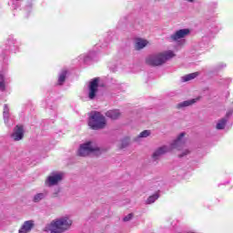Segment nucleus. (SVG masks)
Returning <instances> with one entry per match:
<instances>
[{"mask_svg": "<svg viewBox=\"0 0 233 233\" xmlns=\"http://www.w3.org/2000/svg\"><path fill=\"white\" fill-rule=\"evenodd\" d=\"M190 34V30L188 29H180L177 31L175 34L171 35L170 39L171 41H179V39H183L187 37Z\"/></svg>", "mask_w": 233, "mask_h": 233, "instance_id": "9", "label": "nucleus"}, {"mask_svg": "<svg viewBox=\"0 0 233 233\" xmlns=\"http://www.w3.org/2000/svg\"><path fill=\"white\" fill-rule=\"evenodd\" d=\"M146 62L151 66H159L164 64L161 53L157 55H150L147 57Z\"/></svg>", "mask_w": 233, "mask_h": 233, "instance_id": "6", "label": "nucleus"}, {"mask_svg": "<svg viewBox=\"0 0 233 233\" xmlns=\"http://www.w3.org/2000/svg\"><path fill=\"white\" fill-rule=\"evenodd\" d=\"M133 215L132 214H128L127 217L124 218V221H130V219H132Z\"/></svg>", "mask_w": 233, "mask_h": 233, "instance_id": "23", "label": "nucleus"}, {"mask_svg": "<svg viewBox=\"0 0 233 233\" xmlns=\"http://www.w3.org/2000/svg\"><path fill=\"white\" fill-rule=\"evenodd\" d=\"M97 152H99V147L94 142H86L80 145L77 155L81 157H86V156L97 154Z\"/></svg>", "mask_w": 233, "mask_h": 233, "instance_id": "4", "label": "nucleus"}, {"mask_svg": "<svg viewBox=\"0 0 233 233\" xmlns=\"http://www.w3.org/2000/svg\"><path fill=\"white\" fill-rule=\"evenodd\" d=\"M187 1V3H194V0H185Z\"/></svg>", "mask_w": 233, "mask_h": 233, "instance_id": "25", "label": "nucleus"}, {"mask_svg": "<svg viewBox=\"0 0 233 233\" xmlns=\"http://www.w3.org/2000/svg\"><path fill=\"white\" fill-rule=\"evenodd\" d=\"M32 228H34V220H27L24 222L18 233H28L32 231Z\"/></svg>", "mask_w": 233, "mask_h": 233, "instance_id": "10", "label": "nucleus"}, {"mask_svg": "<svg viewBox=\"0 0 233 233\" xmlns=\"http://www.w3.org/2000/svg\"><path fill=\"white\" fill-rule=\"evenodd\" d=\"M147 45H148V42L147 40L138 38L136 41L135 46H136L137 50H141V49L145 48V46H147Z\"/></svg>", "mask_w": 233, "mask_h": 233, "instance_id": "15", "label": "nucleus"}, {"mask_svg": "<svg viewBox=\"0 0 233 233\" xmlns=\"http://www.w3.org/2000/svg\"><path fill=\"white\" fill-rule=\"evenodd\" d=\"M99 86V78H95L89 83V99H94L96 97V94H97V88Z\"/></svg>", "mask_w": 233, "mask_h": 233, "instance_id": "7", "label": "nucleus"}, {"mask_svg": "<svg viewBox=\"0 0 233 233\" xmlns=\"http://www.w3.org/2000/svg\"><path fill=\"white\" fill-rule=\"evenodd\" d=\"M11 137L14 141H21V139L25 137V129L23 128V126H16L11 134Z\"/></svg>", "mask_w": 233, "mask_h": 233, "instance_id": "8", "label": "nucleus"}, {"mask_svg": "<svg viewBox=\"0 0 233 233\" xmlns=\"http://www.w3.org/2000/svg\"><path fill=\"white\" fill-rule=\"evenodd\" d=\"M46 196H48V193L46 191H45L43 193H36L33 197V202L39 203V202L43 201V199H45L46 198Z\"/></svg>", "mask_w": 233, "mask_h": 233, "instance_id": "12", "label": "nucleus"}, {"mask_svg": "<svg viewBox=\"0 0 233 233\" xmlns=\"http://www.w3.org/2000/svg\"><path fill=\"white\" fill-rule=\"evenodd\" d=\"M194 103H198V98H193L191 100H186L184 102H181L177 104V108H185V106H190L191 105H194Z\"/></svg>", "mask_w": 233, "mask_h": 233, "instance_id": "14", "label": "nucleus"}, {"mask_svg": "<svg viewBox=\"0 0 233 233\" xmlns=\"http://www.w3.org/2000/svg\"><path fill=\"white\" fill-rule=\"evenodd\" d=\"M74 221L70 216L66 215L60 218H57L50 222L46 228V232L50 233H63L66 230H70Z\"/></svg>", "mask_w": 233, "mask_h": 233, "instance_id": "2", "label": "nucleus"}, {"mask_svg": "<svg viewBox=\"0 0 233 233\" xmlns=\"http://www.w3.org/2000/svg\"><path fill=\"white\" fill-rule=\"evenodd\" d=\"M198 76H199L198 72L191 73V74H188V75H186V76H182L181 80L184 83H187V81H192V79H196V77H198Z\"/></svg>", "mask_w": 233, "mask_h": 233, "instance_id": "16", "label": "nucleus"}, {"mask_svg": "<svg viewBox=\"0 0 233 233\" xmlns=\"http://www.w3.org/2000/svg\"><path fill=\"white\" fill-rule=\"evenodd\" d=\"M158 198H159V196H157V195L150 196V197L147 198V205H150V204H152V203H155V201H156L157 199H158Z\"/></svg>", "mask_w": 233, "mask_h": 233, "instance_id": "21", "label": "nucleus"}, {"mask_svg": "<svg viewBox=\"0 0 233 233\" xmlns=\"http://www.w3.org/2000/svg\"><path fill=\"white\" fill-rule=\"evenodd\" d=\"M5 88H6V85L5 84V76L0 74V90L4 92Z\"/></svg>", "mask_w": 233, "mask_h": 233, "instance_id": "20", "label": "nucleus"}, {"mask_svg": "<svg viewBox=\"0 0 233 233\" xmlns=\"http://www.w3.org/2000/svg\"><path fill=\"white\" fill-rule=\"evenodd\" d=\"M184 137L185 133H181L171 145V147L163 146L155 150L152 155L154 161H157V159H159L161 156L167 154V152H170L172 148H177V150H179L180 153L178 154V157H185V156H188V154H190V151L188 148H187V145H185Z\"/></svg>", "mask_w": 233, "mask_h": 233, "instance_id": "1", "label": "nucleus"}, {"mask_svg": "<svg viewBox=\"0 0 233 233\" xmlns=\"http://www.w3.org/2000/svg\"><path fill=\"white\" fill-rule=\"evenodd\" d=\"M65 178V174L59 171L52 172L46 179V187H56V185H59Z\"/></svg>", "mask_w": 233, "mask_h": 233, "instance_id": "5", "label": "nucleus"}, {"mask_svg": "<svg viewBox=\"0 0 233 233\" xmlns=\"http://www.w3.org/2000/svg\"><path fill=\"white\" fill-rule=\"evenodd\" d=\"M227 125V118H222L218 124L217 128L218 130H223L225 128V126Z\"/></svg>", "mask_w": 233, "mask_h": 233, "instance_id": "19", "label": "nucleus"}, {"mask_svg": "<svg viewBox=\"0 0 233 233\" xmlns=\"http://www.w3.org/2000/svg\"><path fill=\"white\" fill-rule=\"evenodd\" d=\"M66 70H62L59 77H58V85H63V83H65V80L66 79Z\"/></svg>", "mask_w": 233, "mask_h": 233, "instance_id": "18", "label": "nucleus"}, {"mask_svg": "<svg viewBox=\"0 0 233 233\" xmlns=\"http://www.w3.org/2000/svg\"><path fill=\"white\" fill-rule=\"evenodd\" d=\"M80 59H83V61L85 63H86V61H88V57L85 56H80Z\"/></svg>", "mask_w": 233, "mask_h": 233, "instance_id": "24", "label": "nucleus"}, {"mask_svg": "<svg viewBox=\"0 0 233 233\" xmlns=\"http://www.w3.org/2000/svg\"><path fill=\"white\" fill-rule=\"evenodd\" d=\"M106 117L110 119H119L121 117V112L117 109L109 110L106 113Z\"/></svg>", "mask_w": 233, "mask_h": 233, "instance_id": "11", "label": "nucleus"}, {"mask_svg": "<svg viewBox=\"0 0 233 233\" xmlns=\"http://www.w3.org/2000/svg\"><path fill=\"white\" fill-rule=\"evenodd\" d=\"M9 111H10V109L8 108V106L5 105L4 106V112H3L5 123H7L8 122V117H10Z\"/></svg>", "mask_w": 233, "mask_h": 233, "instance_id": "17", "label": "nucleus"}, {"mask_svg": "<svg viewBox=\"0 0 233 233\" xmlns=\"http://www.w3.org/2000/svg\"><path fill=\"white\" fill-rule=\"evenodd\" d=\"M150 134H151L150 130H144L138 135V137H148Z\"/></svg>", "mask_w": 233, "mask_h": 233, "instance_id": "22", "label": "nucleus"}, {"mask_svg": "<svg viewBox=\"0 0 233 233\" xmlns=\"http://www.w3.org/2000/svg\"><path fill=\"white\" fill-rule=\"evenodd\" d=\"M88 126L93 130H99L106 127V119L101 113L94 112L89 116Z\"/></svg>", "mask_w": 233, "mask_h": 233, "instance_id": "3", "label": "nucleus"}, {"mask_svg": "<svg viewBox=\"0 0 233 233\" xmlns=\"http://www.w3.org/2000/svg\"><path fill=\"white\" fill-rule=\"evenodd\" d=\"M55 196H57V193H55Z\"/></svg>", "mask_w": 233, "mask_h": 233, "instance_id": "26", "label": "nucleus"}, {"mask_svg": "<svg viewBox=\"0 0 233 233\" xmlns=\"http://www.w3.org/2000/svg\"><path fill=\"white\" fill-rule=\"evenodd\" d=\"M162 56V60L163 63H167V61H168V59H172V57L176 56V54H174V51H166L163 53H160Z\"/></svg>", "mask_w": 233, "mask_h": 233, "instance_id": "13", "label": "nucleus"}]
</instances>
